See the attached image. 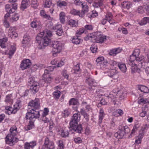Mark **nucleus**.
<instances>
[{
    "label": "nucleus",
    "mask_w": 149,
    "mask_h": 149,
    "mask_svg": "<svg viewBox=\"0 0 149 149\" xmlns=\"http://www.w3.org/2000/svg\"><path fill=\"white\" fill-rule=\"evenodd\" d=\"M36 39L38 44V48L40 49H44L47 46L50 40V38L44 31L40 32V33L38 34Z\"/></svg>",
    "instance_id": "obj_1"
},
{
    "label": "nucleus",
    "mask_w": 149,
    "mask_h": 149,
    "mask_svg": "<svg viewBox=\"0 0 149 149\" xmlns=\"http://www.w3.org/2000/svg\"><path fill=\"white\" fill-rule=\"evenodd\" d=\"M10 132L6 137L5 141L6 144L13 146L14 143L17 142L18 140L15 137L17 133L16 127L15 126L12 127L10 129Z\"/></svg>",
    "instance_id": "obj_2"
},
{
    "label": "nucleus",
    "mask_w": 149,
    "mask_h": 149,
    "mask_svg": "<svg viewBox=\"0 0 149 149\" xmlns=\"http://www.w3.org/2000/svg\"><path fill=\"white\" fill-rule=\"evenodd\" d=\"M139 51L138 49H136L134 51L132 55L130 56L129 59L128 64L129 65L133 64V63L136 64V63L138 62V63L137 64L138 67L139 68L142 67L141 62L142 60V58L137 57L139 56Z\"/></svg>",
    "instance_id": "obj_3"
},
{
    "label": "nucleus",
    "mask_w": 149,
    "mask_h": 149,
    "mask_svg": "<svg viewBox=\"0 0 149 149\" xmlns=\"http://www.w3.org/2000/svg\"><path fill=\"white\" fill-rule=\"evenodd\" d=\"M130 131V129L127 126L120 125L118 127V131L114 134V137L118 139H122Z\"/></svg>",
    "instance_id": "obj_4"
},
{
    "label": "nucleus",
    "mask_w": 149,
    "mask_h": 149,
    "mask_svg": "<svg viewBox=\"0 0 149 149\" xmlns=\"http://www.w3.org/2000/svg\"><path fill=\"white\" fill-rule=\"evenodd\" d=\"M21 101L19 100L17 101L14 105L13 108L9 106L6 107L5 109L6 111L5 112L9 115L12 113H15L21 107Z\"/></svg>",
    "instance_id": "obj_5"
},
{
    "label": "nucleus",
    "mask_w": 149,
    "mask_h": 149,
    "mask_svg": "<svg viewBox=\"0 0 149 149\" xmlns=\"http://www.w3.org/2000/svg\"><path fill=\"white\" fill-rule=\"evenodd\" d=\"M41 111H36L33 109H32L30 112H28L26 113V118L31 120L34 119L38 118L40 116V112Z\"/></svg>",
    "instance_id": "obj_6"
},
{
    "label": "nucleus",
    "mask_w": 149,
    "mask_h": 149,
    "mask_svg": "<svg viewBox=\"0 0 149 149\" xmlns=\"http://www.w3.org/2000/svg\"><path fill=\"white\" fill-rule=\"evenodd\" d=\"M53 48V50L54 53H53L54 56H56V54L59 53L62 49V45L61 43L59 41H55L53 42L52 44Z\"/></svg>",
    "instance_id": "obj_7"
},
{
    "label": "nucleus",
    "mask_w": 149,
    "mask_h": 149,
    "mask_svg": "<svg viewBox=\"0 0 149 149\" xmlns=\"http://www.w3.org/2000/svg\"><path fill=\"white\" fill-rule=\"evenodd\" d=\"M29 109H33L35 110L38 109L40 107V101L38 98H36L34 100L30 101L28 105Z\"/></svg>",
    "instance_id": "obj_8"
},
{
    "label": "nucleus",
    "mask_w": 149,
    "mask_h": 149,
    "mask_svg": "<svg viewBox=\"0 0 149 149\" xmlns=\"http://www.w3.org/2000/svg\"><path fill=\"white\" fill-rule=\"evenodd\" d=\"M55 146L54 143L50 141L49 138L46 137L44 141V144L42 145V149H54Z\"/></svg>",
    "instance_id": "obj_9"
},
{
    "label": "nucleus",
    "mask_w": 149,
    "mask_h": 149,
    "mask_svg": "<svg viewBox=\"0 0 149 149\" xmlns=\"http://www.w3.org/2000/svg\"><path fill=\"white\" fill-rule=\"evenodd\" d=\"M31 84L30 89L33 93H35L38 91L39 88V84L37 82H36L32 79H30L29 81Z\"/></svg>",
    "instance_id": "obj_10"
},
{
    "label": "nucleus",
    "mask_w": 149,
    "mask_h": 149,
    "mask_svg": "<svg viewBox=\"0 0 149 149\" xmlns=\"http://www.w3.org/2000/svg\"><path fill=\"white\" fill-rule=\"evenodd\" d=\"M80 116L78 113L74 114L73 115L70 123V126H72L74 124H78V122L80 120Z\"/></svg>",
    "instance_id": "obj_11"
},
{
    "label": "nucleus",
    "mask_w": 149,
    "mask_h": 149,
    "mask_svg": "<svg viewBox=\"0 0 149 149\" xmlns=\"http://www.w3.org/2000/svg\"><path fill=\"white\" fill-rule=\"evenodd\" d=\"M69 104L70 105H72L74 106L72 107L73 109L76 111H77V109L79 104V103L77 99L74 98L71 99L69 102Z\"/></svg>",
    "instance_id": "obj_12"
},
{
    "label": "nucleus",
    "mask_w": 149,
    "mask_h": 149,
    "mask_svg": "<svg viewBox=\"0 0 149 149\" xmlns=\"http://www.w3.org/2000/svg\"><path fill=\"white\" fill-rule=\"evenodd\" d=\"M31 64L30 60L28 59H26L22 61L20 64V67L22 70H24L29 68Z\"/></svg>",
    "instance_id": "obj_13"
},
{
    "label": "nucleus",
    "mask_w": 149,
    "mask_h": 149,
    "mask_svg": "<svg viewBox=\"0 0 149 149\" xmlns=\"http://www.w3.org/2000/svg\"><path fill=\"white\" fill-rule=\"evenodd\" d=\"M8 35L10 37L13 39L15 38L18 36L15 29L12 27H10L9 29Z\"/></svg>",
    "instance_id": "obj_14"
},
{
    "label": "nucleus",
    "mask_w": 149,
    "mask_h": 149,
    "mask_svg": "<svg viewBox=\"0 0 149 149\" xmlns=\"http://www.w3.org/2000/svg\"><path fill=\"white\" fill-rule=\"evenodd\" d=\"M71 129L74 130L76 132L80 133L82 130V125L81 124H74L72 126H70Z\"/></svg>",
    "instance_id": "obj_15"
},
{
    "label": "nucleus",
    "mask_w": 149,
    "mask_h": 149,
    "mask_svg": "<svg viewBox=\"0 0 149 149\" xmlns=\"http://www.w3.org/2000/svg\"><path fill=\"white\" fill-rule=\"evenodd\" d=\"M16 50L15 46H11L9 49L7 50L5 52L6 54H8L10 56H12Z\"/></svg>",
    "instance_id": "obj_16"
},
{
    "label": "nucleus",
    "mask_w": 149,
    "mask_h": 149,
    "mask_svg": "<svg viewBox=\"0 0 149 149\" xmlns=\"http://www.w3.org/2000/svg\"><path fill=\"white\" fill-rule=\"evenodd\" d=\"M30 36L27 34L24 35L22 41V46L24 47L29 43L30 41Z\"/></svg>",
    "instance_id": "obj_17"
},
{
    "label": "nucleus",
    "mask_w": 149,
    "mask_h": 149,
    "mask_svg": "<svg viewBox=\"0 0 149 149\" xmlns=\"http://www.w3.org/2000/svg\"><path fill=\"white\" fill-rule=\"evenodd\" d=\"M70 13L74 15H78L80 17H83L84 16V12L83 11L81 12L75 9H73L70 11Z\"/></svg>",
    "instance_id": "obj_18"
},
{
    "label": "nucleus",
    "mask_w": 149,
    "mask_h": 149,
    "mask_svg": "<svg viewBox=\"0 0 149 149\" xmlns=\"http://www.w3.org/2000/svg\"><path fill=\"white\" fill-rule=\"evenodd\" d=\"M94 39L98 43H102L106 40V36L100 35L97 37L94 38Z\"/></svg>",
    "instance_id": "obj_19"
},
{
    "label": "nucleus",
    "mask_w": 149,
    "mask_h": 149,
    "mask_svg": "<svg viewBox=\"0 0 149 149\" xmlns=\"http://www.w3.org/2000/svg\"><path fill=\"white\" fill-rule=\"evenodd\" d=\"M49 112V110L48 108H44V111L42 115V120L45 123H47L49 121L48 118L46 117V116L48 114Z\"/></svg>",
    "instance_id": "obj_20"
},
{
    "label": "nucleus",
    "mask_w": 149,
    "mask_h": 149,
    "mask_svg": "<svg viewBox=\"0 0 149 149\" xmlns=\"http://www.w3.org/2000/svg\"><path fill=\"white\" fill-rule=\"evenodd\" d=\"M31 27L37 29H41L42 26L40 21H34L31 23Z\"/></svg>",
    "instance_id": "obj_21"
},
{
    "label": "nucleus",
    "mask_w": 149,
    "mask_h": 149,
    "mask_svg": "<svg viewBox=\"0 0 149 149\" xmlns=\"http://www.w3.org/2000/svg\"><path fill=\"white\" fill-rule=\"evenodd\" d=\"M130 65L131 66V72L132 73H134L136 72H137L138 73L140 72L141 71L140 68L138 67L137 64L133 63V64Z\"/></svg>",
    "instance_id": "obj_22"
},
{
    "label": "nucleus",
    "mask_w": 149,
    "mask_h": 149,
    "mask_svg": "<svg viewBox=\"0 0 149 149\" xmlns=\"http://www.w3.org/2000/svg\"><path fill=\"white\" fill-rule=\"evenodd\" d=\"M146 115L149 116V109L146 105L145 106L143 111L140 114V116L142 117H144Z\"/></svg>",
    "instance_id": "obj_23"
},
{
    "label": "nucleus",
    "mask_w": 149,
    "mask_h": 149,
    "mask_svg": "<svg viewBox=\"0 0 149 149\" xmlns=\"http://www.w3.org/2000/svg\"><path fill=\"white\" fill-rule=\"evenodd\" d=\"M48 27L51 29H53L54 30H58L62 28L61 25L60 24H58L53 26H52V22H49L48 24Z\"/></svg>",
    "instance_id": "obj_24"
},
{
    "label": "nucleus",
    "mask_w": 149,
    "mask_h": 149,
    "mask_svg": "<svg viewBox=\"0 0 149 149\" xmlns=\"http://www.w3.org/2000/svg\"><path fill=\"white\" fill-rule=\"evenodd\" d=\"M121 50L119 48L114 49L110 51L109 54L111 56H115L120 53Z\"/></svg>",
    "instance_id": "obj_25"
},
{
    "label": "nucleus",
    "mask_w": 149,
    "mask_h": 149,
    "mask_svg": "<svg viewBox=\"0 0 149 149\" xmlns=\"http://www.w3.org/2000/svg\"><path fill=\"white\" fill-rule=\"evenodd\" d=\"M138 88L141 92H143L144 93H147L149 92V90L148 88L143 85H139L138 86Z\"/></svg>",
    "instance_id": "obj_26"
},
{
    "label": "nucleus",
    "mask_w": 149,
    "mask_h": 149,
    "mask_svg": "<svg viewBox=\"0 0 149 149\" xmlns=\"http://www.w3.org/2000/svg\"><path fill=\"white\" fill-rule=\"evenodd\" d=\"M108 75L114 79H116L118 77L116 70L114 69L112 70L109 71Z\"/></svg>",
    "instance_id": "obj_27"
},
{
    "label": "nucleus",
    "mask_w": 149,
    "mask_h": 149,
    "mask_svg": "<svg viewBox=\"0 0 149 149\" xmlns=\"http://www.w3.org/2000/svg\"><path fill=\"white\" fill-rule=\"evenodd\" d=\"M105 114L103 109H100L99 114L98 122L100 124L102 123V120Z\"/></svg>",
    "instance_id": "obj_28"
},
{
    "label": "nucleus",
    "mask_w": 149,
    "mask_h": 149,
    "mask_svg": "<svg viewBox=\"0 0 149 149\" xmlns=\"http://www.w3.org/2000/svg\"><path fill=\"white\" fill-rule=\"evenodd\" d=\"M104 61V58L103 56L99 57L96 59L97 65L98 68L100 65L101 66V65H103L102 63H103Z\"/></svg>",
    "instance_id": "obj_29"
},
{
    "label": "nucleus",
    "mask_w": 149,
    "mask_h": 149,
    "mask_svg": "<svg viewBox=\"0 0 149 149\" xmlns=\"http://www.w3.org/2000/svg\"><path fill=\"white\" fill-rule=\"evenodd\" d=\"M72 41L74 44L77 45L82 42V40L81 39L79 38L78 37L76 36L73 37Z\"/></svg>",
    "instance_id": "obj_30"
},
{
    "label": "nucleus",
    "mask_w": 149,
    "mask_h": 149,
    "mask_svg": "<svg viewBox=\"0 0 149 149\" xmlns=\"http://www.w3.org/2000/svg\"><path fill=\"white\" fill-rule=\"evenodd\" d=\"M8 40L7 38H4L0 39V46L2 48L6 47V43Z\"/></svg>",
    "instance_id": "obj_31"
},
{
    "label": "nucleus",
    "mask_w": 149,
    "mask_h": 149,
    "mask_svg": "<svg viewBox=\"0 0 149 149\" xmlns=\"http://www.w3.org/2000/svg\"><path fill=\"white\" fill-rule=\"evenodd\" d=\"M12 94H8L6 95L5 101L6 103L12 104L13 102V100L12 99Z\"/></svg>",
    "instance_id": "obj_32"
},
{
    "label": "nucleus",
    "mask_w": 149,
    "mask_h": 149,
    "mask_svg": "<svg viewBox=\"0 0 149 149\" xmlns=\"http://www.w3.org/2000/svg\"><path fill=\"white\" fill-rule=\"evenodd\" d=\"M118 66L122 72H126L127 68L125 64L120 63L118 64Z\"/></svg>",
    "instance_id": "obj_33"
},
{
    "label": "nucleus",
    "mask_w": 149,
    "mask_h": 149,
    "mask_svg": "<svg viewBox=\"0 0 149 149\" xmlns=\"http://www.w3.org/2000/svg\"><path fill=\"white\" fill-rule=\"evenodd\" d=\"M121 5L123 8L129 9L130 8L132 4L130 2L125 1L123 2L122 3Z\"/></svg>",
    "instance_id": "obj_34"
},
{
    "label": "nucleus",
    "mask_w": 149,
    "mask_h": 149,
    "mask_svg": "<svg viewBox=\"0 0 149 149\" xmlns=\"http://www.w3.org/2000/svg\"><path fill=\"white\" fill-rule=\"evenodd\" d=\"M28 4L27 0H23L20 7V8L23 10L27 8Z\"/></svg>",
    "instance_id": "obj_35"
},
{
    "label": "nucleus",
    "mask_w": 149,
    "mask_h": 149,
    "mask_svg": "<svg viewBox=\"0 0 149 149\" xmlns=\"http://www.w3.org/2000/svg\"><path fill=\"white\" fill-rule=\"evenodd\" d=\"M103 5L102 0H98L97 1L94 3L93 4V6L95 8H97L99 6H100Z\"/></svg>",
    "instance_id": "obj_36"
},
{
    "label": "nucleus",
    "mask_w": 149,
    "mask_h": 149,
    "mask_svg": "<svg viewBox=\"0 0 149 149\" xmlns=\"http://www.w3.org/2000/svg\"><path fill=\"white\" fill-rule=\"evenodd\" d=\"M149 103L148 100L146 98H141L138 101V103L139 104H147Z\"/></svg>",
    "instance_id": "obj_37"
},
{
    "label": "nucleus",
    "mask_w": 149,
    "mask_h": 149,
    "mask_svg": "<svg viewBox=\"0 0 149 149\" xmlns=\"http://www.w3.org/2000/svg\"><path fill=\"white\" fill-rule=\"evenodd\" d=\"M82 8L83 9V11L84 12V14L85 13L87 12L88 10V6L87 5V3L84 2L83 3V5H82Z\"/></svg>",
    "instance_id": "obj_38"
},
{
    "label": "nucleus",
    "mask_w": 149,
    "mask_h": 149,
    "mask_svg": "<svg viewBox=\"0 0 149 149\" xmlns=\"http://www.w3.org/2000/svg\"><path fill=\"white\" fill-rule=\"evenodd\" d=\"M69 133L68 130H64L61 131V136L63 137H66L68 136Z\"/></svg>",
    "instance_id": "obj_39"
},
{
    "label": "nucleus",
    "mask_w": 149,
    "mask_h": 149,
    "mask_svg": "<svg viewBox=\"0 0 149 149\" xmlns=\"http://www.w3.org/2000/svg\"><path fill=\"white\" fill-rule=\"evenodd\" d=\"M147 23H149V17H145L141 20L140 24L141 25H143Z\"/></svg>",
    "instance_id": "obj_40"
},
{
    "label": "nucleus",
    "mask_w": 149,
    "mask_h": 149,
    "mask_svg": "<svg viewBox=\"0 0 149 149\" xmlns=\"http://www.w3.org/2000/svg\"><path fill=\"white\" fill-rule=\"evenodd\" d=\"M40 14L43 17L46 18L48 19H50L51 17L50 16L46 14L44 10H41L40 12Z\"/></svg>",
    "instance_id": "obj_41"
},
{
    "label": "nucleus",
    "mask_w": 149,
    "mask_h": 149,
    "mask_svg": "<svg viewBox=\"0 0 149 149\" xmlns=\"http://www.w3.org/2000/svg\"><path fill=\"white\" fill-rule=\"evenodd\" d=\"M86 81L87 83L90 86L93 85L95 81L93 79H92L91 77H89L87 78L86 80Z\"/></svg>",
    "instance_id": "obj_42"
},
{
    "label": "nucleus",
    "mask_w": 149,
    "mask_h": 149,
    "mask_svg": "<svg viewBox=\"0 0 149 149\" xmlns=\"http://www.w3.org/2000/svg\"><path fill=\"white\" fill-rule=\"evenodd\" d=\"M143 6L146 10V13L149 14V3L148 2L144 3Z\"/></svg>",
    "instance_id": "obj_43"
},
{
    "label": "nucleus",
    "mask_w": 149,
    "mask_h": 149,
    "mask_svg": "<svg viewBox=\"0 0 149 149\" xmlns=\"http://www.w3.org/2000/svg\"><path fill=\"white\" fill-rule=\"evenodd\" d=\"M85 32V29L84 28H80L79 30H77L76 32V36L79 37V36L81 35Z\"/></svg>",
    "instance_id": "obj_44"
},
{
    "label": "nucleus",
    "mask_w": 149,
    "mask_h": 149,
    "mask_svg": "<svg viewBox=\"0 0 149 149\" xmlns=\"http://www.w3.org/2000/svg\"><path fill=\"white\" fill-rule=\"evenodd\" d=\"M68 23L69 25L72 27H76L77 26V24L76 23L75 21L71 19L68 21Z\"/></svg>",
    "instance_id": "obj_45"
},
{
    "label": "nucleus",
    "mask_w": 149,
    "mask_h": 149,
    "mask_svg": "<svg viewBox=\"0 0 149 149\" xmlns=\"http://www.w3.org/2000/svg\"><path fill=\"white\" fill-rule=\"evenodd\" d=\"M59 16L61 22L63 23L65 22L64 13L63 12H61L59 14Z\"/></svg>",
    "instance_id": "obj_46"
},
{
    "label": "nucleus",
    "mask_w": 149,
    "mask_h": 149,
    "mask_svg": "<svg viewBox=\"0 0 149 149\" xmlns=\"http://www.w3.org/2000/svg\"><path fill=\"white\" fill-rule=\"evenodd\" d=\"M19 18V15L18 14H15L12 15L11 20L12 21H15L17 20Z\"/></svg>",
    "instance_id": "obj_47"
},
{
    "label": "nucleus",
    "mask_w": 149,
    "mask_h": 149,
    "mask_svg": "<svg viewBox=\"0 0 149 149\" xmlns=\"http://www.w3.org/2000/svg\"><path fill=\"white\" fill-rule=\"evenodd\" d=\"M107 97L109 100L111 102H113L115 100V97L112 94H110L108 96H107Z\"/></svg>",
    "instance_id": "obj_48"
},
{
    "label": "nucleus",
    "mask_w": 149,
    "mask_h": 149,
    "mask_svg": "<svg viewBox=\"0 0 149 149\" xmlns=\"http://www.w3.org/2000/svg\"><path fill=\"white\" fill-rule=\"evenodd\" d=\"M73 70L74 71V72L75 73H77V72H80V69L79 64H77L76 65H75L73 68Z\"/></svg>",
    "instance_id": "obj_49"
},
{
    "label": "nucleus",
    "mask_w": 149,
    "mask_h": 149,
    "mask_svg": "<svg viewBox=\"0 0 149 149\" xmlns=\"http://www.w3.org/2000/svg\"><path fill=\"white\" fill-rule=\"evenodd\" d=\"M58 149H63L64 147V145L62 141L59 140L58 141Z\"/></svg>",
    "instance_id": "obj_50"
},
{
    "label": "nucleus",
    "mask_w": 149,
    "mask_h": 149,
    "mask_svg": "<svg viewBox=\"0 0 149 149\" xmlns=\"http://www.w3.org/2000/svg\"><path fill=\"white\" fill-rule=\"evenodd\" d=\"M137 12L139 13L143 14L144 13V10L142 6H139L137 9Z\"/></svg>",
    "instance_id": "obj_51"
},
{
    "label": "nucleus",
    "mask_w": 149,
    "mask_h": 149,
    "mask_svg": "<svg viewBox=\"0 0 149 149\" xmlns=\"http://www.w3.org/2000/svg\"><path fill=\"white\" fill-rule=\"evenodd\" d=\"M91 50L92 53H95L96 52L97 49V47L96 45H92L90 48Z\"/></svg>",
    "instance_id": "obj_52"
},
{
    "label": "nucleus",
    "mask_w": 149,
    "mask_h": 149,
    "mask_svg": "<svg viewBox=\"0 0 149 149\" xmlns=\"http://www.w3.org/2000/svg\"><path fill=\"white\" fill-rule=\"evenodd\" d=\"M80 112L86 119H88V115L86 113V112L83 109H81Z\"/></svg>",
    "instance_id": "obj_53"
},
{
    "label": "nucleus",
    "mask_w": 149,
    "mask_h": 149,
    "mask_svg": "<svg viewBox=\"0 0 149 149\" xmlns=\"http://www.w3.org/2000/svg\"><path fill=\"white\" fill-rule=\"evenodd\" d=\"M52 5V2L50 0H46L45 4V7L50 8Z\"/></svg>",
    "instance_id": "obj_54"
},
{
    "label": "nucleus",
    "mask_w": 149,
    "mask_h": 149,
    "mask_svg": "<svg viewBox=\"0 0 149 149\" xmlns=\"http://www.w3.org/2000/svg\"><path fill=\"white\" fill-rule=\"evenodd\" d=\"M61 92L60 91L54 92L53 93V96L54 98L56 99H58L60 96Z\"/></svg>",
    "instance_id": "obj_55"
},
{
    "label": "nucleus",
    "mask_w": 149,
    "mask_h": 149,
    "mask_svg": "<svg viewBox=\"0 0 149 149\" xmlns=\"http://www.w3.org/2000/svg\"><path fill=\"white\" fill-rule=\"evenodd\" d=\"M93 27L91 25H86L84 26L85 31L86 30L91 31L93 29Z\"/></svg>",
    "instance_id": "obj_56"
},
{
    "label": "nucleus",
    "mask_w": 149,
    "mask_h": 149,
    "mask_svg": "<svg viewBox=\"0 0 149 149\" xmlns=\"http://www.w3.org/2000/svg\"><path fill=\"white\" fill-rule=\"evenodd\" d=\"M23 81V78L22 77H17L15 79V83L16 84H19Z\"/></svg>",
    "instance_id": "obj_57"
},
{
    "label": "nucleus",
    "mask_w": 149,
    "mask_h": 149,
    "mask_svg": "<svg viewBox=\"0 0 149 149\" xmlns=\"http://www.w3.org/2000/svg\"><path fill=\"white\" fill-rule=\"evenodd\" d=\"M52 79V77H50L49 75H48L46 78H43V79L45 82L47 83H49Z\"/></svg>",
    "instance_id": "obj_58"
},
{
    "label": "nucleus",
    "mask_w": 149,
    "mask_h": 149,
    "mask_svg": "<svg viewBox=\"0 0 149 149\" xmlns=\"http://www.w3.org/2000/svg\"><path fill=\"white\" fill-rule=\"evenodd\" d=\"M62 113L65 117H68L70 114V111L67 109L65 110Z\"/></svg>",
    "instance_id": "obj_59"
},
{
    "label": "nucleus",
    "mask_w": 149,
    "mask_h": 149,
    "mask_svg": "<svg viewBox=\"0 0 149 149\" xmlns=\"http://www.w3.org/2000/svg\"><path fill=\"white\" fill-rule=\"evenodd\" d=\"M113 15L111 13L107 12L106 15L105 16V17L108 19H112Z\"/></svg>",
    "instance_id": "obj_60"
},
{
    "label": "nucleus",
    "mask_w": 149,
    "mask_h": 149,
    "mask_svg": "<svg viewBox=\"0 0 149 149\" xmlns=\"http://www.w3.org/2000/svg\"><path fill=\"white\" fill-rule=\"evenodd\" d=\"M74 140L75 143H81L82 142V140L80 137L75 138L74 139Z\"/></svg>",
    "instance_id": "obj_61"
},
{
    "label": "nucleus",
    "mask_w": 149,
    "mask_h": 149,
    "mask_svg": "<svg viewBox=\"0 0 149 149\" xmlns=\"http://www.w3.org/2000/svg\"><path fill=\"white\" fill-rule=\"evenodd\" d=\"M33 126V121L31 120L29 121V125H28V130H30V129L32 128Z\"/></svg>",
    "instance_id": "obj_62"
},
{
    "label": "nucleus",
    "mask_w": 149,
    "mask_h": 149,
    "mask_svg": "<svg viewBox=\"0 0 149 149\" xmlns=\"http://www.w3.org/2000/svg\"><path fill=\"white\" fill-rule=\"evenodd\" d=\"M94 38H95V36L92 34H88L87 36L86 37H85L84 39L85 40H89L90 38H93L94 39Z\"/></svg>",
    "instance_id": "obj_63"
},
{
    "label": "nucleus",
    "mask_w": 149,
    "mask_h": 149,
    "mask_svg": "<svg viewBox=\"0 0 149 149\" xmlns=\"http://www.w3.org/2000/svg\"><path fill=\"white\" fill-rule=\"evenodd\" d=\"M49 72L47 69H45V70L44 74L43 75V78H46V77L49 75L48 74Z\"/></svg>",
    "instance_id": "obj_64"
}]
</instances>
